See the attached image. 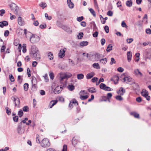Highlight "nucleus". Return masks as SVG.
Returning a JSON list of instances; mask_svg holds the SVG:
<instances>
[{"label":"nucleus","instance_id":"nucleus-1","mask_svg":"<svg viewBox=\"0 0 151 151\" xmlns=\"http://www.w3.org/2000/svg\"><path fill=\"white\" fill-rule=\"evenodd\" d=\"M72 76V75L70 73H60V80L61 82L64 79H68Z\"/></svg>","mask_w":151,"mask_h":151},{"label":"nucleus","instance_id":"nucleus-2","mask_svg":"<svg viewBox=\"0 0 151 151\" xmlns=\"http://www.w3.org/2000/svg\"><path fill=\"white\" fill-rule=\"evenodd\" d=\"M40 40V37L37 35L32 34L29 39L30 42L32 43H35Z\"/></svg>","mask_w":151,"mask_h":151},{"label":"nucleus","instance_id":"nucleus-3","mask_svg":"<svg viewBox=\"0 0 151 151\" xmlns=\"http://www.w3.org/2000/svg\"><path fill=\"white\" fill-rule=\"evenodd\" d=\"M50 145L48 139L47 138L44 139L41 142V146L43 147H48L50 146Z\"/></svg>","mask_w":151,"mask_h":151},{"label":"nucleus","instance_id":"nucleus-4","mask_svg":"<svg viewBox=\"0 0 151 151\" xmlns=\"http://www.w3.org/2000/svg\"><path fill=\"white\" fill-rule=\"evenodd\" d=\"M10 8L12 11L16 15L18 14V6L15 4L12 3L11 4L10 6Z\"/></svg>","mask_w":151,"mask_h":151},{"label":"nucleus","instance_id":"nucleus-5","mask_svg":"<svg viewBox=\"0 0 151 151\" xmlns=\"http://www.w3.org/2000/svg\"><path fill=\"white\" fill-rule=\"evenodd\" d=\"M22 123L21 122L18 124L17 128V132L19 134H22L24 133L25 129L24 128L22 127Z\"/></svg>","mask_w":151,"mask_h":151},{"label":"nucleus","instance_id":"nucleus-6","mask_svg":"<svg viewBox=\"0 0 151 151\" xmlns=\"http://www.w3.org/2000/svg\"><path fill=\"white\" fill-rule=\"evenodd\" d=\"M63 87L61 86H57L54 90V93L55 94L60 93L63 89Z\"/></svg>","mask_w":151,"mask_h":151},{"label":"nucleus","instance_id":"nucleus-7","mask_svg":"<svg viewBox=\"0 0 151 151\" xmlns=\"http://www.w3.org/2000/svg\"><path fill=\"white\" fill-rule=\"evenodd\" d=\"M32 56L35 58V60H40V59L39 52L33 53V54H32Z\"/></svg>","mask_w":151,"mask_h":151},{"label":"nucleus","instance_id":"nucleus-8","mask_svg":"<svg viewBox=\"0 0 151 151\" xmlns=\"http://www.w3.org/2000/svg\"><path fill=\"white\" fill-rule=\"evenodd\" d=\"M38 52H39V51L35 46L32 45L31 47V51L30 52L29 54L30 56H32V54H33V53H35Z\"/></svg>","mask_w":151,"mask_h":151},{"label":"nucleus","instance_id":"nucleus-9","mask_svg":"<svg viewBox=\"0 0 151 151\" xmlns=\"http://www.w3.org/2000/svg\"><path fill=\"white\" fill-rule=\"evenodd\" d=\"M95 57L96 58V61H99L100 59L104 57V56L102 54L99 53H96L95 55Z\"/></svg>","mask_w":151,"mask_h":151},{"label":"nucleus","instance_id":"nucleus-10","mask_svg":"<svg viewBox=\"0 0 151 151\" xmlns=\"http://www.w3.org/2000/svg\"><path fill=\"white\" fill-rule=\"evenodd\" d=\"M18 22L20 26H23L25 24V22L21 17H19L18 18Z\"/></svg>","mask_w":151,"mask_h":151},{"label":"nucleus","instance_id":"nucleus-11","mask_svg":"<svg viewBox=\"0 0 151 151\" xmlns=\"http://www.w3.org/2000/svg\"><path fill=\"white\" fill-rule=\"evenodd\" d=\"M119 77L118 76L116 75L114 76L111 79V81H113L115 84H116L118 83V81L119 80Z\"/></svg>","mask_w":151,"mask_h":151},{"label":"nucleus","instance_id":"nucleus-12","mask_svg":"<svg viewBox=\"0 0 151 151\" xmlns=\"http://www.w3.org/2000/svg\"><path fill=\"white\" fill-rule=\"evenodd\" d=\"M65 50L63 49H61L60 50V52L58 54L60 58H63L65 55Z\"/></svg>","mask_w":151,"mask_h":151},{"label":"nucleus","instance_id":"nucleus-13","mask_svg":"<svg viewBox=\"0 0 151 151\" xmlns=\"http://www.w3.org/2000/svg\"><path fill=\"white\" fill-rule=\"evenodd\" d=\"M125 92V89L122 87H121L117 91V93L119 94L120 95H123Z\"/></svg>","mask_w":151,"mask_h":151},{"label":"nucleus","instance_id":"nucleus-14","mask_svg":"<svg viewBox=\"0 0 151 151\" xmlns=\"http://www.w3.org/2000/svg\"><path fill=\"white\" fill-rule=\"evenodd\" d=\"M63 29L68 34H70L71 33L72 30L70 29L69 27L66 26L65 25Z\"/></svg>","mask_w":151,"mask_h":151},{"label":"nucleus","instance_id":"nucleus-15","mask_svg":"<svg viewBox=\"0 0 151 151\" xmlns=\"http://www.w3.org/2000/svg\"><path fill=\"white\" fill-rule=\"evenodd\" d=\"M8 24V23L7 21H3L0 22V27L1 28H3L4 26H7Z\"/></svg>","mask_w":151,"mask_h":151},{"label":"nucleus","instance_id":"nucleus-16","mask_svg":"<svg viewBox=\"0 0 151 151\" xmlns=\"http://www.w3.org/2000/svg\"><path fill=\"white\" fill-rule=\"evenodd\" d=\"M146 58L147 59H150L151 56V52L150 51L146 50L145 52Z\"/></svg>","mask_w":151,"mask_h":151},{"label":"nucleus","instance_id":"nucleus-17","mask_svg":"<svg viewBox=\"0 0 151 151\" xmlns=\"http://www.w3.org/2000/svg\"><path fill=\"white\" fill-rule=\"evenodd\" d=\"M67 3L69 7L71 9L73 8L74 7L73 3L71 1V0H67Z\"/></svg>","mask_w":151,"mask_h":151},{"label":"nucleus","instance_id":"nucleus-18","mask_svg":"<svg viewBox=\"0 0 151 151\" xmlns=\"http://www.w3.org/2000/svg\"><path fill=\"white\" fill-rule=\"evenodd\" d=\"M141 94L142 96L145 97L148 95V93L146 89H142V91L141 92Z\"/></svg>","mask_w":151,"mask_h":151},{"label":"nucleus","instance_id":"nucleus-19","mask_svg":"<svg viewBox=\"0 0 151 151\" xmlns=\"http://www.w3.org/2000/svg\"><path fill=\"white\" fill-rule=\"evenodd\" d=\"M127 60L129 62H130L131 60L132 53L130 51H128L127 52Z\"/></svg>","mask_w":151,"mask_h":151},{"label":"nucleus","instance_id":"nucleus-20","mask_svg":"<svg viewBox=\"0 0 151 151\" xmlns=\"http://www.w3.org/2000/svg\"><path fill=\"white\" fill-rule=\"evenodd\" d=\"M94 75V73L93 72L89 73L86 75V78L87 79H90L92 78Z\"/></svg>","mask_w":151,"mask_h":151},{"label":"nucleus","instance_id":"nucleus-21","mask_svg":"<svg viewBox=\"0 0 151 151\" xmlns=\"http://www.w3.org/2000/svg\"><path fill=\"white\" fill-rule=\"evenodd\" d=\"M88 91L89 92L91 93H95L96 92V88L94 87L88 88Z\"/></svg>","mask_w":151,"mask_h":151},{"label":"nucleus","instance_id":"nucleus-22","mask_svg":"<svg viewBox=\"0 0 151 151\" xmlns=\"http://www.w3.org/2000/svg\"><path fill=\"white\" fill-rule=\"evenodd\" d=\"M99 61L100 63L104 64H106L107 62V59L106 58H101V59H100Z\"/></svg>","mask_w":151,"mask_h":151},{"label":"nucleus","instance_id":"nucleus-23","mask_svg":"<svg viewBox=\"0 0 151 151\" xmlns=\"http://www.w3.org/2000/svg\"><path fill=\"white\" fill-rule=\"evenodd\" d=\"M130 114L134 116L135 118H139V114L135 112H132L130 113Z\"/></svg>","mask_w":151,"mask_h":151},{"label":"nucleus","instance_id":"nucleus-24","mask_svg":"<svg viewBox=\"0 0 151 151\" xmlns=\"http://www.w3.org/2000/svg\"><path fill=\"white\" fill-rule=\"evenodd\" d=\"M126 5L129 7H130L132 6V0H129L127 1L126 2Z\"/></svg>","mask_w":151,"mask_h":151},{"label":"nucleus","instance_id":"nucleus-25","mask_svg":"<svg viewBox=\"0 0 151 151\" xmlns=\"http://www.w3.org/2000/svg\"><path fill=\"white\" fill-rule=\"evenodd\" d=\"M12 100L13 101L14 103L15 104V106H18L17 104L16 103L17 100V98H16L14 96H12L11 98Z\"/></svg>","mask_w":151,"mask_h":151},{"label":"nucleus","instance_id":"nucleus-26","mask_svg":"<svg viewBox=\"0 0 151 151\" xmlns=\"http://www.w3.org/2000/svg\"><path fill=\"white\" fill-rule=\"evenodd\" d=\"M88 42L87 41H83L80 42V45L82 46H84L88 45Z\"/></svg>","mask_w":151,"mask_h":151},{"label":"nucleus","instance_id":"nucleus-27","mask_svg":"<svg viewBox=\"0 0 151 151\" xmlns=\"http://www.w3.org/2000/svg\"><path fill=\"white\" fill-rule=\"evenodd\" d=\"M32 84H37V81L36 78L34 76H32Z\"/></svg>","mask_w":151,"mask_h":151},{"label":"nucleus","instance_id":"nucleus-28","mask_svg":"<svg viewBox=\"0 0 151 151\" xmlns=\"http://www.w3.org/2000/svg\"><path fill=\"white\" fill-rule=\"evenodd\" d=\"M112 46L111 44H109L107 47V49L106 50V51L107 52H110V51L112 50Z\"/></svg>","mask_w":151,"mask_h":151},{"label":"nucleus","instance_id":"nucleus-29","mask_svg":"<svg viewBox=\"0 0 151 151\" xmlns=\"http://www.w3.org/2000/svg\"><path fill=\"white\" fill-rule=\"evenodd\" d=\"M47 56L50 60H52L53 59L54 57L53 54L52 53V52H49L48 53Z\"/></svg>","mask_w":151,"mask_h":151},{"label":"nucleus","instance_id":"nucleus-30","mask_svg":"<svg viewBox=\"0 0 151 151\" xmlns=\"http://www.w3.org/2000/svg\"><path fill=\"white\" fill-rule=\"evenodd\" d=\"M106 86V85L103 83H101L99 86V87L101 89H103L105 91Z\"/></svg>","mask_w":151,"mask_h":151},{"label":"nucleus","instance_id":"nucleus-31","mask_svg":"<svg viewBox=\"0 0 151 151\" xmlns=\"http://www.w3.org/2000/svg\"><path fill=\"white\" fill-rule=\"evenodd\" d=\"M77 78L78 80H81L83 78L84 76L82 73L79 74L77 75Z\"/></svg>","mask_w":151,"mask_h":151},{"label":"nucleus","instance_id":"nucleus-32","mask_svg":"<svg viewBox=\"0 0 151 151\" xmlns=\"http://www.w3.org/2000/svg\"><path fill=\"white\" fill-rule=\"evenodd\" d=\"M134 73L137 75H139L140 76H142V73L138 69H136L134 71Z\"/></svg>","mask_w":151,"mask_h":151},{"label":"nucleus","instance_id":"nucleus-33","mask_svg":"<svg viewBox=\"0 0 151 151\" xmlns=\"http://www.w3.org/2000/svg\"><path fill=\"white\" fill-rule=\"evenodd\" d=\"M92 66L94 68L96 69H99L100 68V66H99V64L98 63H94L93 64Z\"/></svg>","mask_w":151,"mask_h":151},{"label":"nucleus","instance_id":"nucleus-34","mask_svg":"<svg viewBox=\"0 0 151 151\" xmlns=\"http://www.w3.org/2000/svg\"><path fill=\"white\" fill-rule=\"evenodd\" d=\"M88 97V96L87 95L85 96L84 95H80V98L82 100H84L87 99Z\"/></svg>","mask_w":151,"mask_h":151},{"label":"nucleus","instance_id":"nucleus-35","mask_svg":"<svg viewBox=\"0 0 151 151\" xmlns=\"http://www.w3.org/2000/svg\"><path fill=\"white\" fill-rule=\"evenodd\" d=\"M57 102V100H52L50 102L49 106H50V105H52V106H53Z\"/></svg>","mask_w":151,"mask_h":151},{"label":"nucleus","instance_id":"nucleus-36","mask_svg":"<svg viewBox=\"0 0 151 151\" xmlns=\"http://www.w3.org/2000/svg\"><path fill=\"white\" fill-rule=\"evenodd\" d=\"M68 88L70 91H72L74 89L75 87L73 85H69L68 86Z\"/></svg>","mask_w":151,"mask_h":151},{"label":"nucleus","instance_id":"nucleus-37","mask_svg":"<svg viewBox=\"0 0 151 151\" xmlns=\"http://www.w3.org/2000/svg\"><path fill=\"white\" fill-rule=\"evenodd\" d=\"M39 6L42 7V9H44L47 6V5L45 3L42 2L39 4Z\"/></svg>","mask_w":151,"mask_h":151},{"label":"nucleus","instance_id":"nucleus-38","mask_svg":"<svg viewBox=\"0 0 151 151\" xmlns=\"http://www.w3.org/2000/svg\"><path fill=\"white\" fill-rule=\"evenodd\" d=\"M29 84L28 83H25L24 85V91H27L28 89Z\"/></svg>","mask_w":151,"mask_h":151},{"label":"nucleus","instance_id":"nucleus-39","mask_svg":"<svg viewBox=\"0 0 151 151\" xmlns=\"http://www.w3.org/2000/svg\"><path fill=\"white\" fill-rule=\"evenodd\" d=\"M143 21L139 20L135 24L137 26H139L140 27L142 26V25Z\"/></svg>","mask_w":151,"mask_h":151},{"label":"nucleus","instance_id":"nucleus-40","mask_svg":"<svg viewBox=\"0 0 151 151\" xmlns=\"http://www.w3.org/2000/svg\"><path fill=\"white\" fill-rule=\"evenodd\" d=\"M57 25L60 28H62V29H63V27L65 26L62 24H61V23L60 22H57Z\"/></svg>","mask_w":151,"mask_h":151},{"label":"nucleus","instance_id":"nucleus-41","mask_svg":"<svg viewBox=\"0 0 151 151\" xmlns=\"http://www.w3.org/2000/svg\"><path fill=\"white\" fill-rule=\"evenodd\" d=\"M23 115V112L22 110L20 109L18 112V115L20 117H22Z\"/></svg>","mask_w":151,"mask_h":151},{"label":"nucleus","instance_id":"nucleus-42","mask_svg":"<svg viewBox=\"0 0 151 151\" xmlns=\"http://www.w3.org/2000/svg\"><path fill=\"white\" fill-rule=\"evenodd\" d=\"M89 10L90 11L91 14L93 15L94 17H96V14L92 8L89 9Z\"/></svg>","mask_w":151,"mask_h":151},{"label":"nucleus","instance_id":"nucleus-43","mask_svg":"<svg viewBox=\"0 0 151 151\" xmlns=\"http://www.w3.org/2000/svg\"><path fill=\"white\" fill-rule=\"evenodd\" d=\"M37 86L36 85V84H32V91H35L37 90Z\"/></svg>","mask_w":151,"mask_h":151},{"label":"nucleus","instance_id":"nucleus-44","mask_svg":"<svg viewBox=\"0 0 151 151\" xmlns=\"http://www.w3.org/2000/svg\"><path fill=\"white\" fill-rule=\"evenodd\" d=\"M22 109L24 112H27L29 111V108L27 106H25L23 107Z\"/></svg>","mask_w":151,"mask_h":151},{"label":"nucleus","instance_id":"nucleus-45","mask_svg":"<svg viewBox=\"0 0 151 151\" xmlns=\"http://www.w3.org/2000/svg\"><path fill=\"white\" fill-rule=\"evenodd\" d=\"M83 33L82 32H81L79 33L78 35V39H81L83 37Z\"/></svg>","mask_w":151,"mask_h":151},{"label":"nucleus","instance_id":"nucleus-46","mask_svg":"<svg viewBox=\"0 0 151 151\" xmlns=\"http://www.w3.org/2000/svg\"><path fill=\"white\" fill-rule=\"evenodd\" d=\"M140 55V54L139 53H137L135 54V56L136 57V60L137 61H138L139 60Z\"/></svg>","mask_w":151,"mask_h":151},{"label":"nucleus","instance_id":"nucleus-47","mask_svg":"<svg viewBox=\"0 0 151 151\" xmlns=\"http://www.w3.org/2000/svg\"><path fill=\"white\" fill-rule=\"evenodd\" d=\"M6 112L8 115H10L11 114V109H9L7 107H6Z\"/></svg>","mask_w":151,"mask_h":151},{"label":"nucleus","instance_id":"nucleus-48","mask_svg":"<svg viewBox=\"0 0 151 151\" xmlns=\"http://www.w3.org/2000/svg\"><path fill=\"white\" fill-rule=\"evenodd\" d=\"M9 78L10 80L12 82H13L14 81V77L12 74H10L9 76Z\"/></svg>","mask_w":151,"mask_h":151},{"label":"nucleus","instance_id":"nucleus-49","mask_svg":"<svg viewBox=\"0 0 151 151\" xmlns=\"http://www.w3.org/2000/svg\"><path fill=\"white\" fill-rule=\"evenodd\" d=\"M104 81V79L102 78H101L99 79L98 82H96V85L97 86L99 85L101 82H103Z\"/></svg>","mask_w":151,"mask_h":151},{"label":"nucleus","instance_id":"nucleus-50","mask_svg":"<svg viewBox=\"0 0 151 151\" xmlns=\"http://www.w3.org/2000/svg\"><path fill=\"white\" fill-rule=\"evenodd\" d=\"M121 95H118L116 96L115 98L117 100L122 101L123 100V98L121 96Z\"/></svg>","mask_w":151,"mask_h":151},{"label":"nucleus","instance_id":"nucleus-51","mask_svg":"<svg viewBox=\"0 0 151 151\" xmlns=\"http://www.w3.org/2000/svg\"><path fill=\"white\" fill-rule=\"evenodd\" d=\"M45 17L47 19L50 20L52 19V17L51 16H48L47 13L45 14Z\"/></svg>","mask_w":151,"mask_h":151},{"label":"nucleus","instance_id":"nucleus-52","mask_svg":"<svg viewBox=\"0 0 151 151\" xmlns=\"http://www.w3.org/2000/svg\"><path fill=\"white\" fill-rule=\"evenodd\" d=\"M18 82L19 83H21L22 81V79L21 78V76L19 75L18 76Z\"/></svg>","mask_w":151,"mask_h":151},{"label":"nucleus","instance_id":"nucleus-53","mask_svg":"<svg viewBox=\"0 0 151 151\" xmlns=\"http://www.w3.org/2000/svg\"><path fill=\"white\" fill-rule=\"evenodd\" d=\"M111 61L110 62V65H112L113 64L116 63V61H115L114 59V58H111Z\"/></svg>","mask_w":151,"mask_h":151},{"label":"nucleus","instance_id":"nucleus-54","mask_svg":"<svg viewBox=\"0 0 151 151\" xmlns=\"http://www.w3.org/2000/svg\"><path fill=\"white\" fill-rule=\"evenodd\" d=\"M70 103L73 104H77V105L78 104V101L76 100L75 99H73L72 100H71L70 102Z\"/></svg>","mask_w":151,"mask_h":151},{"label":"nucleus","instance_id":"nucleus-55","mask_svg":"<svg viewBox=\"0 0 151 151\" xmlns=\"http://www.w3.org/2000/svg\"><path fill=\"white\" fill-rule=\"evenodd\" d=\"M18 116H15L13 117V120L14 122H17L18 121Z\"/></svg>","mask_w":151,"mask_h":151},{"label":"nucleus","instance_id":"nucleus-56","mask_svg":"<svg viewBox=\"0 0 151 151\" xmlns=\"http://www.w3.org/2000/svg\"><path fill=\"white\" fill-rule=\"evenodd\" d=\"M16 103L17 104L18 106H16L17 107H20V100L17 97V100L16 101Z\"/></svg>","mask_w":151,"mask_h":151},{"label":"nucleus","instance_id":"nucleus-57","mask_svg":"<svg viewBox=\"0 0 151 151\" xmlns=\"http://www.w3.org/2000/svg\"><path fill=\"white\" fill-rule=\"evenodd\" d=\"M104 30L106 33H108L109 32V28L107 26H105L104 27Z\"/></svg>","mask_w":151,"mask_h":151},{"label":"nucleus","instance_id":"nucleus-58","mask_svg":"<svg viewBox=\"0 0 151 151\" xmlns=\"http://www.w3.org/2000/svg\"><path fill=\"white\" fill-rule=\"evenodd\" d=\"M121 25L122 27H125L126 28H127V27H128L127 26V25L126 23L124 21L122 22Z\"/></svg>","mask_w":151,"mask_h":151},{"label":"nucleus","instance_id":"nucleus-59","mask_svg":"<svg viewBox=\"0 0 151 151\" xmlns=\"http://www.w3.org/2000/svg\"><path fill=\"white\" fill-rule=\"evenodd\" d=\"M83 16L78 17L77 18V20L78 22H81L83 19Z\"/></svg>","mask_w":151,"mask_h":151},{"label":"nucleus","instance_id":"nucleus-60","mask_svg":"<svg viewBox=\"0 0 151 151\" xmlns=\"http://www.w3.org/2000/svg\"><path fill=\"white\" fill-rule=\"evenodd\" d=\"M5 10L4 9H1L0 10V15L1 16H2L4 13H5Z\"/></svg>","mask_w":151,"mask_h":151},{"label":"nucleus","instance_id":"nucleus-61","mask_svg":"<svg viewBox=\"0 0 151 151\" xmlns=\"http://www.w3.org/2000/svg\"><path fill=\"white\" fill-rule=\"evenodd\" d=\"M98 80V78L96 77H94L93 78L91 79V81L92 82L94 83L96 81H97Z\"/></svg>","mask_w":151,"mask_h":151},{"label":"nucleus","instance_id":"nucleus-62","mask_svg":"<svg viewBox=\"0 0 151 151\" xmlns=\"http://www.w3.org/2000/svg\"><path fill=\"white\" fill-rule=\"evenodd\" d=\"M106 42L104 38L102 39L101 40V42L102 45H103Z\"/></svg>","mask_w":151,"mask_h":151},{"label":"nucleus","instance_id":"nucleus-63","mask_svg":"<svg viewBox=\"0 0 151 151\" xmlns=\"http://www.w3.org/2000/svg\"><path fill=\"white\" fill-rule=\"evenodd\" d=\"M72 142L73 145L74 146L77 144V140L73 138L72 140Z\"/></svg>","mask_w":151,"mask_h":151},{"label":"nucleus","instance_id":"nucleus-64","mask_svg":"<svg viewBox=\"0 0 151 151\" xmlns=\"http://www.w3.org/2000/svg\"><path fill=\"white\" fill-rule=\"evenodd\" d=\"M62 151H67V146L66 145H63Z\"/></svg>","mask_w":151,"mask_h":151}]
</instances>
